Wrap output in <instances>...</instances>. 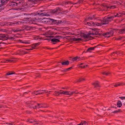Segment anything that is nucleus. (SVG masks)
Instances as JSON below:
<instances>
[{
  "mask_svg": "<svg viewBox=\"0 0 125 125\" xmlns=\"http://www.w3.org/2000/svg\"><path fill=\"white\" fill-rule=\"evenodd\" d=\"M85 20L86 21H90L93 20L95 21H101L100 18L98 15H94L86 18Z\"/></svg>",
  "mask_w": 125,
  "mask_h": 125,
  "instance_id": "1",
  "label": "nucleus"
},
{
  "mask_svg": "<svg viewBox=\"0 0 125 125\" xmlns=\"http://www.w3.org/2000/svg\"><path fill=\"white\" fill-rule=\"evenodd\" d=\"M17 5V3L15 2H10L8 4V6L10 7V8H13Z\"/></svg>",
  "mask_w": 125,
  "mask_h": 125,
  "instance_id": "7",
  "label": "nucleus"
},
{
  "mask_svg": "<svg viewBox=\"0 0 125 125\" xmlns=\"http://www.w3.org/2000/svg\"><path fill=\"white\" fill-rule=\"evenodd\" d=\"M82 123L81 122V123H80V124H78L77 125H82Z\"/></svg>",
  "mask_w": 125,
  "mask_h": 125,
  "instance_id": "54",
  "label": "nucleus"
},
{
  "mask_svg": "<svg viewBox=\"0 0 125 125\" xmlns=\"http://www.w3.org/2000/svg\"><path fill=\"white\" fill-rule=\"evenodd\" d=\"M113 34V31H111L109 32H106L103 35L105 37L108 38L112 36V35Z\"/></svg>",
  "mask_w": 125,
  "mask_h": 125,
  "instance_id": "10",
  "label": "nucleus"
},
{
  "mask_svg": "<svg viewBox=\"0 0 125 125\" xmlns=\"http://www.w3.org/2000/svg\"><path fill=\"white\" fill-rule=\"evenodd\" d=\"M72 67H70V68L66 69V70L67 71H68L69 70L71 69H72Z\"/></svg>",
  "mask_w": 125,
  "mask_h": 125,
  "instance_id": "48",
  "label": "nucleus"
},
{
  "mask_svg": "<svg viewBox=\"0 0 125 125\" xmlns=\"http://www.w3.org/2000/svg\"><path fill=\"white\" fill-rule=\"evenodd\" d=\"M111 87H113V86H111Z\"/></svg>",
  "mask_w": 125,
  "mask_h": 125,
  "instance_id": "62",
  "label": "nucleus"
},
{
  "mask_svg": "<svg viewBox=\"0 0 125 125\" xmlns=\"http://www.w3.org/2000/svg\"><path fill=\"white\" fill-rule=\"evenodd\" d=\"M15 72L14 71H11L7 73H6L5 75L6 76L7 75H12L13 74H15Z\"/></svg>",
  "mask_w": 125,
  "mask_h": 125,
  "instance_id": "30",
  "label": "nucleus"
},
{
  "mask_svg": "<svg viewBox=\"0 0 125 125\" xmlns=\"http://www.w3.org/2000/svg\"><path fill=\"white\" fill-rule=\"evenodd\" d=\"M73 40L74 41H79L81 40L80 38H73Z\"/></svg>",
  "mask_w": 125,
  "mask_h": 125,
  "instance_id": "39",
  "label": "nucleus"
},
{
  "mask_svg": "<svg viewBox=\"0 0 125 125\" xmlns=\"http://www.w3.org/2000/svg\"><path fill=\"white\" fill-rule=\"evenodd\" d=\"M32 49V48H31H31H30L28 49H27L26 50H31V49Z\"/></svg>",
  "mask_w": 125,
  "mask_h": 125,
  "instance_id": "49",
  "label": "nucleus"
},
{
  "mask_svg": "<svg viewBox=\"0 0 125 125\" xmlns=\"http://www.w3.org/2000/svg\"><path fill=\"white\" fill-rule=\"evenodd\" d=\"M93 84L94 86V87L95 88H97L100 87L99 82L98 81L94 82Z\"/></svg>",
  "mask_w": 125,
  "mask_h": 125,
  "instance_id": "19",
  "label": "nucleus"
},
{
  "mask_svg": "<svg viewBox=\"0 0 125 125\" xmlns=\"http://www.w3.org/2000/svg\"><path fill=\"white\" fill-rule=\"evenodd\" d=\"M62 38L61 36H57L54 37V38L51 40V41L54 42L55 43H53V44H55L56 42H60L59 39Z\"/></svg>",
  "mask_w": 125,
  "mask_h": 125,
  "instance_id": "5",
  "label": "nucleus"
},
{
  "mask_svg": "<svg viewBox=\"0 0 125 125\" xmlns=\"http://www.w3.org/2000/svg\"><path fill=\"white\" fill-rule=\"evenodd\" d=\"M110 73L109 72L106 71L102 73V74L104 75H107Z\"/></svg>",
  "mask_w": 125,
  "mask_h": 125,
  "instance_id": "31",
  "label": "nucleus"
},
{
  "mask_svg": "<svg viewBox=\"0 0 125 125\" xmlns=\"http://www.w3.org/2000/svg\"><path fill=\"white\" fill-rule=\"evenodd\" d=\"M69 62L68 61H65L64 62H62L61 64L63 65H68L69 64Z\"/></svg>",
  "mask_w": 125,
  "mask_h": 125,
  "instance_id": "26",
  "label": "nucleus"
},
{
  "mask_svg": "<svg viewBox=\"0 0 125 125\" xmlns=\"http://www.w3.org/2000/svg\"><path fill=\"white\" fill-rule=\"evenodd\" d=\"M107 18L109 22L111 21L114 18V16H111L108 17H106Z\"/></svg>",
  "mask_w": 125,
  "mask_h": 125,
  "instance_id": "27",
  "label": "nucleus"
},
{
  "mask_svg": "<svg viewBox=\"0 0 125 125\" xmlns=\"http://www.w3.org/2000/svg\"><path fill=\"white\" fill-rule=\"evenodd\" d=\"M39 0H28V1H32L34 3H37V1H39Z\"/></svg>",
  "mask_w": 125,
  "mask_h": 125,
  "instance_id": "40",
  "label": "nucleus"
},
{
  "mask_svg": "<svg viewBox=\"0 0 125 125\" xmlns=\"http://www.w3.org/2000/svg\"><path fill=\"white\" fill-rule=\"evenodd\" d=\"M121 38H118L116 39V40H121Z\"/></svg>",
  "mask_w": 125,
  "mask_h": 125,
  "instance_id": "50",
  "label": "nucleus"
},
{
  "mask_svg": "<svg viewBox=\"0 0 125 125\" xmlns=\"http://www.w3.org/2000/svg\"><path fill=\"white\" fill-rule=\"evenodd\" d=\"M85 66H87V65H84L83 66H81V67L82 68H84V67H85Z\"/></svg>",
  "mask_w": 125,
  "mask_h": 125,
  "instance_id": "52",
  "label": "nucleus"
},
{
  "mask_svg": "<svg viewBox=\"0 0 125 125\" xmlns=\"http://www.w3.org/2000/svg\"><path fill=\"white\" fill-rule=\"evenodd\" d=\"M113 30H116V29H114Z\"/></svg>",
  "mask_w": 125,
  "mask_h": 125,
  "instance_id": "60",
  "label": "nucleus"
},
{
  "mask_svg": "<svg viewBox=\"0 0 125 125\" xmlns=\"http://www.w3.org/2000/svg\"><path fill=\"white\" fill-rule=\"evenodd\" d=\"M117 30L118 31V32L120 33L123 34L125 33V27L124 28Z\"/></svg>",
  "mask_w": 125,
  "mask_h": 125,
  "instance_id": "20",
  "label": "nucleus"
},
{
  "mask_svg": "<svg viewBox=\"0 0 125 125\" xmlns=\"http://www.w3.org/2000/svg\"><path fill=\"white\" fill-rule=\"evenodd\" d=\"M95 34L93 32L91 33H90L89 34V35H85V36H84V37L86 38H88L89 36L90 35L92 34L93 35H94Z\"/></svg>",
  "mask_w": 125,
  "mask_h": 125,
  "instance_id": "35",
  "label": "nucleus"
},
{
  "mask_svg": "<svg viewBox=\"0 0 125 125\" xmlns=\"http://www.w3.org/2000/svg\"><path fill=\"white\" fill-rule=\"evenodd\" d=\"M28 121L30 123H33V124H34L36 122V121L32 119H29L28 120Z\"/></svg>",
  "mask_w": 125,
  "mask_h": 125,
  "instance_id": "29",
  "label": "nucleus"
},
{
  "mask_svg": "<svg viewBox=\"0 0 125 125\" xmlns=\"http://www.w3.org/2000/svg\"><path fill=\"white\" fill-rule=\"evenodd\" d=\"M124 85H125V83H124L122 82H121L118 83H117L115 84L114 85H113L114 87H117L119 86H122Z\"/></svg>",
  "mask_w": 125,
  "mask_h": 125,
  "instance_id": "18",
  "label": "nucleus"
},
{
  "mask_svg": "<svg viewBox=\"0 0 125 125\" xmlns=\"http://www.w3.org/2000/svg\"><path fill=\"white\" fill-rule=\"evenodd\" d=\"M7 60H6L5 59H4L3 60H2L1 62L2 63H7L8 62H7Z\"/></svg>",
  "mask_w": 125,
  "mask_h": 125,
  "instance_id": "42",
  "label": "nucleus"
},
{
  "mask_svg": "<svg viewBox=\"0 0 125 125\" xmlns=\"http://www.w3.org/2000/svg\"><path fill=\"white\" fill-rule=\"evenodd\" d=\"M62 94L66 95H71L73 94H77L78 93V92H76L75 91L71 92V91H64L62 90Z\"/></svg>",
  "mask_w": 125,
  "mask_h": 125,
  "instance_id": "4",
  "label": "nucleus"
},
{
  "mask_svg": "<svg viewBox=\"0 0 125 125\" xmlns=\"http://www.w3.org/2000/svg\"><path fill=\"white\" fill-rule=\"evenodd\" d=\"M87 22V24L89 26H95L96 25L99 26L97 24V23H98L96 22H94L93 21H91L89 22Z\"/></svg>",
  "mask_w": 125,
  "mask_h": 125,
  "instance_id": "11",
  "label": "nucleus"
},
{
  "mask_svg": "<svg viewBox=\"0 0 125 125\" xmlns=\"http://www.w3.org/2000/svg\"><path fill=\"white\" fill-rule=\"evenodd\" d=\"M40 44V43L38 42L37 43H35L32 44L31 46V47L32 48V49H31V50H33L36 49V47L39 45Z\"/></svg>",
  "mask_w": 125,
  "mask_h": 125,
  "instance_id": "17",
  "label": "nucleus"
},
{
  "mask_svg": "<svg viewBox=\"0 0 125 125\" xmlns=\"http://www.w3.org/2000/svg\"><path fill=\"white\" fill-rule=\"evenodd\" d=\"M36 19H35L34 20H32L29 21L28 20L27 21V23H29L30 24H35V20Z\"/></svg>",
  "mask_w": 125,
  "mask_h": 125,
  "instance_id": "24",
  "label": "nucleus"
},
{
  "mask_svg": "<svg viewBox=\"0 0 125 125\" xmlns=\"http://www.w3.org/2000/svg\"><path fill=\"white\" fill-rule=\"evenodd\" d=\"M85 79L84 78H81L80 79H79L78 80V82H81L83 81Z\"/></svg>",
  "mask_w": 125,
  "mask_h": 125,
  "instance_id": "37",
  "label": "nucleus"
},
{
  "mask_svg": "<svg viewBox=\"0 0 125 125\" xmlns=\"http://www.w3.org/2000/svg\"><path fill=\"white\" fill-rule=\"evenodd\" d=\"M7 62H11L14 61V59L13 58H11L9 60H7Z\"/></svg>",
  "mask_w": 125,
  "mask_h": 125,
  "instance_id": "41",
  "label": "nucleus"
},
{
  "mask_svg": "<svg viewBox=\"0 0 125 125\" xmlns=\"http://www.w3.org/2000/svg\"><path fill=\"white\" fill-rule=\"evenodd\" d=\"M20 30H19L17 29H14L12 30V31L15 32H19Z\"/></svg>",
  "mask_w": 125,
  "mask_h": 125,
  "instance_id": "38",
  "label": "nucleus"
},
{
  "mask_svg": "<svg viewBox=\"0 0 125 125\" xmlns=\"http://www.w3.org/2000/svg\"><path fill=\"white\" fill-rule=\"evenodd\" d=\"M82 125H87V123L86 121H83V122H82Z\"/></svg>",
  "mask_w": 125,
  "mask_h": 125,
  "instance_id": "44",
  "label": "nucleus"
},
{
  "mask_svg": "<svg viewBox=\"0 0 125 125\" xmlns=\"http://www.w3.org/2000/svg\"><path fill=\"white\" fill-rule=\"evenodd\" d=\"M98 46V45L95 46L93 47H91L87 49V51L89 52H91L92 51L94 50L95 48H97V47Z\"/></svg>",
  "mask_w": 125,
  "mask_h": 125,
  "instance_id": "15",
  "label": "nucleus"
},
{
  "mask_svg": "<svg viewBox=\"0 0 125 125\" xmlns=\"http://www.w3.org/2000/svg\"><path fill=\"white\" fill-rule=\"evenodd\" d=\"M119 98L122 99V100H123L125 99V97L123 96H121L119 97Z\"/></svg>",
  "mask_w": 125,
  "mask_h": 125,
  "instance_id": "46",
  "label": "nucleus"
},
{
  "mask_svg": "<svg viewBox=\"0 0 125 125\" xmlns=\"http://www.w3.org/2000/svg\"><path fill=\"white\" fill-rule=\"evenodd\" d=\"M62 89H66V88H64V87H62Z\"/></svg>",
  "mask_w": 125,
  "mask_h": 125,
  "instance_id": "57",
  "label": "nucleus"
},
{
  "mask_svg": "<svg viewBox=\"0 0 125 125\" xmlns=\"http://www.w3.org/2000/svg\"><path fill=\"white\" fill-rule=\"evenodd\" d=\"M3 80H5V79H3Z\"/></svg>",
  "mask_w": 125,
  "mask_h": 125,
  "instance_id": "61",
  "label": "nucleus"
},
{
  "mask_svg": "<svg viewBox=\"0 0 125 125\" xmlns=\"http://www.w3.org/2000/svg\"><path fill=\"white\" fill-rule=\"evenodd\" d=\"M64 2V4H66V5L67 4H73L74 5L75 4H76L77 3H74L72 2L71 1H70L65 2Z\"/></svg>",
  "mask_w": 125,
  "mask_h": 125,
  "instance_id": "28",
  "label": "nucleus"
},
{
  "mask_svg": "<svg viewBox=\"0 0 125 125\" xmlns=\"http://www.w3.org/2000/svg\"><path fill=\"white\" fill-rule=\"evenodd\" d=\"M19 3H20L21 4L22 6L23 7H25L27 5V4L26 2H19Z\"/></svg>",
  "mask_w": 125,
  "mask_h": 125,
  "instance_id": "25",
  "label": "nucleus"
},
{
  "mask_svg": "<svg viewBox=\"0 0 125 125\" xmlns=\"http://www.w3.org/2000/svg\"><path fill=\"white\" fill-rule=\"evenodd\" d=\"M50 91H48L45 90H40L36 91H35L32 93L33 95H38L39 94H42L48 93L49 94Z\"/></svg>",
  "mask_w": 125,
  "mask_h": 125,
  "instance_id": "2",
  "label": "nucleus"
},
{
  "mask_svg": "<svg viewBox=\"0 0 125 125\" xmlns=\"http://www.w3.org/2000/svg\"><path fill=\"white\" fill-rule=\"evenodd\" d=\"M116 6L115 5H112L109 6H105V8L108 9H114L116 8Z\"/></svg>",
  "mask_w": 125,
  "mask_h": 125,
  "instance_id": "22",
  "label": "nucleus"
},
{
  "mask_svg": "<svg viewBox=\"0 0 125 125\" xmlns=\"http://www.w3.org/2000/svg\"><path fill=\"white\" fill-rule=\"evenodd\" d=\"M8 39L7 36L6 35L2 34H0V40H5Z\"/></svg>",
  "mask_w": 125,
  "mask_h": 125,
  "instance_id": "9",
  "label": "nucleus"
},
{
  "mask_svg": "<svg viewBox=\"0 0 125 125\" xmlns=\"http://www.w3.org/2000/svg\"><path fill=\"white\" fill-rule=\"evenodd\" d=\"M6 124H8L9 125H10L11 124L10 123H9L8 122L6 123Z\"/></svg>",
  "mask_w": 125,
  "mask_h": 125,
  "instance_id": "53",
  "label": "nucleus"
},
{
  "mask_svg": "<svg viewBox=\"0 0 125 125\" xmlns=\"http://www.w3.org/2000/svg\"><path fill=\"white\" fill-rule=\"evenodd\" d=\"M55 94L57 96H59L61 94H62V90L56 92Z\"/></svg>",
  "mask_w": 125,
  "mask_h": 125,
  "instance_id": "23",
  "label": "nucleus"
},
{
  "mask_svg": "<svg viewBox=\"0 0 125 125\" xmlns=\"http://www.w3.org/2000/svg\"><path fill=\"white\" fill-rule=\"evenodd\" d=\"M115 52H113L112 54L111 55L112 56H115L114 55V54H115Z\"/></svg>",
  "mask_w": 125,
  "mask_h": 125,
  "instance_id": "47",
  "label": "nucleus"
},
{
  "mask_svg": "<svg viewBox=\"0 0 125 125\" xmlns=\"http://www.w3.org/2000/svg\"><path fill=\"white\" fill-rule=\"evenodd\" d=\"M115 54H114L115 56H119V55L120 53L119 52L116 51H115Z\"/></svg>",
  "mask_w": 125,
  "mask_h": 125,
  "instance_id": "34",
  "label": "nucleus"
},
{
  "mask_svg": "<svg viewBox=\"0 0 125 125\" xmlns=\"http://www.w3.org/2000/svg\"><path fill=\"white\" fill-rule=\"evenodd\" d=\"M24 15H27V13H24Z\"/></svg>",
  "mask_w": 125,
  "mask_h": 125,
  "instance_id": "56",
  "label": "nucleus"
},
{
  "mask_svg": "<svg viewBox=\"0 0 125 125\" xmlns=\"http://www.w3.org/2000/svg\"><path fill=\"white\" fill-rule=\"evenodd\" d=\"M38 14L40 16H50V15L48 14L46 12H43V13H41L40 14L39 13H38Z\"/></svg>",
  "mask_w": 125,
  "mask_h": 125,
  "instance_id": "21",
  "label": "nucleus"
},
{
  "mask_svg": "<svg viewBox=\"0 0 125 125\" xmlns=\"http://www.w3.org/2000/svg\"><path fill=\"white\" fill-rule=\"evenodd\" d=\"M10 0H0V8L6 4Z\"/></svg>",
  "mask_w": 125,
  "mask_h": 125,
  "instance_id": "12",
  "label": "nucleus"
},
{
  "mask_svg": "<svg viewBox=\"0 0 125 125\" xmlns=\"http://www.w3.org/2000/svg\"><path fill=\"white\" fill-rule=\"evenodd\" d=\"M109 22V21L107 19V18L105 17L101 22L98 23H97V24L99 26H100L102 25L107 24Z\"/></svg>",
  "mask_w": 125,
  "mask_h": 125,
  "instance_id": "6",
  "label": "nucleus"
},
{
  "mask_svg": "<svg viewBox=\"0 0 125 125\" xmlns=\"http://www.w3.org/2000/svg\"><path fill=\"white\" fill-rule=\"evenodd\" d=\"M60 9L57 8L56 9H55L52 10V13L57 14L59 13L60 12Z\"/></svg>",
  "mask_w": 125,
  "mask_h": 125,
  "instance_id": "14",
  "label": "nucleus"
},
{
  "mask_svg": "<svg viewBox=\"0 0 125 125\" xmlns=\"http://www.w3.org/2000/svg\"><path fill=\"white\" fill-rule=\"evenodd\" d=\"M32 28L30 26H27L25 28V29L27 31L30 30Z\"/></svg>",
  "mask_w": 125,
  "mask_h": 125,
  "instance_id": "33",
  "label": "nucleus"
},
{
  "mask_svg": "<svg viewBox=\"0 0 125 125\" xmlns=\"http://www.w3.org/2000/svg\"><path fill=\"white\" fill-rule=\"evenodd\" d=\"M20 42L21 43L26 44H28L30 43L28 42L24 41L22 40H21L20 41Z\"/></svg>",
  "mask_w": 125,
  "mask_h": 125,
  "instance_id": "36",
  "label": "nucleus"
},
{
  "mask_svg": "<svg viewBox=\"0 0 125 125\" xmlns=\"http://www.w3.org/2000/svg\"><path fill=\"white\" fill-rule=\"evenodd\" d=\"M49 19L48 18H44L42 19V22L45 24H46L48 23V22L50 21Z\"/></svg>",
  "mask_w": 125,
  "mask_h": 125,
  "instance_id": "16",
  "label": "nucleus"
},
{
  "mask_svg": "<svg viewBox=\"0 0 125 125\" xmlns=\"http://www.w3.org/2000/svg\"><path fill=\"white\" fill-rule=\"evenodd\" d=\"M124 106H125V103L123 104V106H124ZM123 106L122 107V108H123Z\"/></svg>",
  "mask_w": 125,
  "mask_h": 125,
  "instance_id": "55",
  "label": "nucleus"
},
{
  "mask_svg": "<svg viewBox=\"0 0 125 125\" xmlns=\"http://www.w3.org/2000/svg\"><path fill=\"white\" fill-rule=\"evenodd\" d=\"M83 64V63H81L80 64V65H82Z\"/></svg>",
  "mask_w": 125,
  "mask_h": 125,
  "instance_id": "58",
  "label": "nucleus"
},
{
  "mask_svg": "<svg viewBox=\"0 0 125 125\" xmlns=\"http://www.w3.org/2000/svg\"><path fill=\"white\" fill-rule=\"evenodd\" d=\"M2 78H6V77L5 76H4V77H1Z\"/></svg>",
  "mask_w": 125,
  "mask_h": 125,
  "instance_id": "59",
  "label": "nucleus"
},
{
  "mask_svg": "<svg viewBox=\"0 0 125 125\" xmlns=\"http://www.w3.org/2000/svg\"><path fill=\"white\" fill-rule=\"evenodd\" d=\"M51 21L52 22L54 23H56V20H55L53 19H52L51 20Z\"/></svg>",
  "mask_w": 125,
  "mask_h": 125,
  "instance_id": "43",
  "label": "nucleus"
},
{
  "mask_svg": "<svg viewBox=\"0 0 125 125\" xmlns=\"http://www.w3.org/2000/svg\"><path fill=\"white\" fill-rule=\"evenodd\" d=\"M34 105L33 106V108L34 109H38L40 108H46L47 106H45L43 105L42 103L38 104V103H35Z\"/></svg>",
  "mask_w": 125,
  "mask_h": 125,
  "instance_id": "3",
  "label": "nucleus"
},
{
  "mask_svg": "<svg viewBox=\"0 0 125 125\" xmlns=\"http://www.w3.org/2000/svg\"><path fill=\"white\" fill-rule=\"evenodd\" d=\"M43 104V105H44V106H47H47H46V104L43 103V104Z\"/></svg>",
  "mask_w": 125,
  "mask_h": 125,
  "instance_id": "51",
  "label": "nucleus"
},
{
  "mask_svg": "<svg viewBox=\"0 0 125 125\" xmlns=\"http://www.w3.org/2000/svg\"><path fill=\"white\" fill-rule=\"evenodd\" d=\"M124 14L125 15V12L122 11L118 13H117L116 14H115L114 15V17H120L123 16Z\"/></svg>",
  "mask_w": 125,
  "mask_h": 125,
  "instance_id": "8",
  "label": "nucleus"
},
{
  "mask_svg": "<svg viewBox=\"0 0 125 125\" xmlns=\"http://www.w3.org/2000/svg\"><path fill=\"white\" fill-rule=\"evenodd\" d=\"M122 105V104L121 102L120 101H118V102L117 104V106L118 107H120Z\"/></svg>",
  "mask_w": 125,
  "mask_h": 125,
  "instance_id": "32",
  "label": "nucleus"
},
{
  "mask_svg": "<svg viewBox=\"0 0 125 125\" xmlns=\"http://www.w3.org/2000/svg\"><path fill=\"white\" fill-rule=\"evenodd\" d=\"M120 110L118 109L117 110L113 112V113H117L118 112L120 111Z\"/></svg>",
  "mask_w": 125,
  "mask_h": 125,
  "instance_id": "45",
  "label": "nucleus"
},
{
  "mask_svg": "<svg viewBox=\"0 0 125 125\" xmlns=\"http://www.w3.org/2000/svg\"><path fill=\"white\" fill-rule=\"evenodd\" d=\"M81 59L80 57L77 56L73 58L72 61L73 62H77L81 60Z\"/></svg>",
  "mask_w": 125,
  "mask_h": 125,
  "instance_id": "13",
  "label": "nucleus"
}]
</instances>
